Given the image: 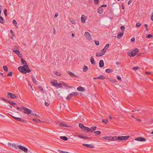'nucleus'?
I'll list each match as a JSON object with an SVG mask.
<instances>
[{"label":"nucleus","instance_id":"f257e3e1","mask_svg":"<svg viewBox=\"0 0 153 153\" xmlns=\"http://www.w3.org/2000/svg\"><path fill=\"white\" fill-rule=\"evenodd\" d=\"M79 126L83 131L86 133L89 132L90 131V128L85 126L82 123H79Z\"/></svg>","mask_w":153,"mask_h":153},{"label":"nucleus","instance_id":"f03ea898","mask_svg":"<svg viewBox=\"0 0 153 153\" xmlns=\"http://www.w3.org/2000/svg\"><path fill=\"white\" fill-rule=\"evenodd\" d=\"M129 137V136H118L114 137V140H127Z\"/></svg>","mask_w":153,"mask_h":153},{"label":"nucleus","instance_id":"7ed1b4c3","mask_svg":"<svg viewBox=\"0 0 153 153\" xmlns=\"http://www.w3.org/2000/svg\"><path fill=\"white\" fill-rule=\"evenodd\" d=\"M138 52V48H135L134 50L132 51L128 52L127 54L130 57L131 56L134 57L137 53Z\"/></svg>","mask_w":153,"mask_h":153},{"label":"nucleus","instance_id":"20e7f679","mask_svg":"<svg viewBox=\"0 0 153 153\" xmlns=\"http://www.w3.org/2000/svg\"><path fill=\"white\" fill-rule=\"evenodd\" d=\"M28 68V66L27 65H24L23 66H20L18 67V70L22 73L24 74L25 72L26 69Z\"/></svg>","mask_w":153,"mask_h":153},{"label":"nucleus","instance_id":"39448f33","mask_svg":"<svg viewBox=\"0 0 153 153\" xmlns=\"http://www.w3.org/2000/svg\"><path fill=\"white\" fill-rule=\"evenodd\" d=\"M1 99L5 102L8 103L11 106H13L14 107H15V105H16V104L15 102H13L10 101L8 100L7 99L2 97H1Z\"/></svg>","mask_w":153,"mask_h":153},{"label":"nucleus","instance_id":"423d86ee","mask_svg":"<svg viewBox=\"0 0 153 153\" xmlns=\"http://www.w3.org/2000/svg\"><path fill=\"white\" fill-rule=\"evenodd\" d=\"M21 108L24 110L23 112L24 113L26 114H31L32 111L31 110L29 109L26 107H25L23 106H22L21 107Z\"/></svg>","mask_w":153,"mask_h":153},{"label":"nucleus","instance_id":"0eeeda50","mask_svg":"<svg viewBox=\"0 0 153 153\" xmlns=\"http://www.w3.org/2000/svg\"><path fill=\"white\" fill-rule=\"evenodd\" d=\"M108 48H103L101 51V53H96V56L97 57H100L104 55Z\"/></svg>","mask_w":153,"mask_h":153},{"label":"nucleus","instance_id":"6e6552de","mask_svg":"<svg viewBox=\"0 0 153 153\" xmlns=\"http://www.w3.org/2000/svg\"><path fill=\"white\" fill-rule=\"evenodd\" d=\"M77 95H78V94L76 93L73 92L68 95L66 99L68 100H70L72 96H74Z\"/></svg>","mask_w":153,"mask_h":153},{"label":"nucleus","instance_id":"1a4fd4ad","mask_svg":"<svg viewBox=\"0 0 153 153\" xmlns=\"http://www.w3.org/2000/svg\"><path fill=\"white\" fill-rule=\"evenodd\" d=\"M13 118L16 120L20 121L23 123H26L27 122V121L26 120H24L22 118L16 117H13Z\"/></svg>","mask_w":153,"mask_h":153},{"label":"nucleus","instance_id":"9d476101","mask_svg":"<svg viewBox=\"0 0 153 153\" xmlns=\"http://www.w3.org/2000/svg\"><path fill=\"white\" fill-rule=\"evenodd\" d=\"M7 94L12 99H15L17 98L16 94L11 93H8Z\"/></svg>","mask_w":153,"mask_h":153},{"label":"nucleus","instance_id":"9b49d317","mask_svg":"<svg viewBox=\"0 0 153 153\" xmlns=\"http://www.w3.org/2000/svg\"><path fill=\"white\" fill-rule=\"evenodd\" d=\"M85 35L86 36V38L89 40H91V37L90 34L88 32H86L85 33Z\"/></svg>","mask_w":153,"mask_h":153},{"label":"nucleus","instance_id":"f8f14e48","mask_svg":"<svg viewBox=\"0 0 153 153\" xmlns=\"http://www.w3.org/2000/svg\"><path fill=\"white\" fill-rule=\"evenodd\" d=\"M105 140H114V137L111 136H107L104 137H102Z\"/></svg>","mask_w":153,"mask_h":153},{"label":"nucleus","instance_id":"ddd939ff","mask_svg":"<svg viewBox=\"0 0 153 153\" xmlns=\"http://www.w3.org/2000/svg\"><path fill=\"white\" fill-rule=\"evenodd\" d=\"M135 140L136 141H145L146 140V139L144 138L140 137L135 139Z\"/></svg>","mask_w":153,"mask_h":153},{"label":"nucleus","instance_id":"4468645a","mask_svg":"<svg viewBox=\"0 0 153 153\" xmlns=\"http://www.w3.org/2000/svg\"><path fill=\"white\" fill-rule=\"evenodd\" d=\"M82 145L84 147L88 148H94V146H92L91 144H83Z\"/></svg>","mask_w":153,"mask_h":153},{"label":"nucleus","instance_id":"2eb2a0df","mask_svg":"<svg viewBox=\"0 0 153 153\" xmlns=\"http://www.w3.org/2000/svg\"><path fill=\"white\" fill-rule=\"evenodd\" d=\"M77 136L79 138H81L83 139H91V138L90 137H88L87 136H83L82 135H77Z\"/></svg>","mask_w":153,"mask_h":153},{"label":"nucleus","instance_id":"dca6fc26","mask_svg":"<svg viewBox=\"0 0 153 153\" xmlns=\"http://www.w3.org/2000/svg\"><path fill=\"white\" fill-rule=\"evenodd\" d=\"M67 73L71 77H78V76H76L74 73H72L71 71H68L67 72Z\"/></svg>","mask_w":153,"mask_h":153},{"label":"nucleus","instance_id":"f3484780","mask_svg":"<svg viewBox=\"0 0 153 153\" xmlns=\"http://www.w3.org/2000/svg\"><path fill=\"white\" fill-rule=\"evenodd\" d=\"M86 19L85 16L83 15H82L81 18L82 22V23H84L86 21Z\"/></svg>","mask_w":153,"mask_h":153},{"label":"nucleus","instance_id":"a211bd4d","mask_svg":"<svg viewBox=\"0 0 153 153\" xmlns=\"http://www.w3.org/2000/svg\"><path fill=\"white\" fill-rule=\"evenodd\" d=\"M77 89L78 91L82 92L84 91L85 90V89L84 87H82L80 86L78 87Z\"/></svg>","mask_w":153,"mask_h":153},{"label":"nucleus","instance_id":"6ab92c4d","mask_svg":"<svg viewBox=\"0 0 153 153\" xmlns=\"http://www.w3.org/2000/svg\"><path fill=\"white\" fill-rule=\"evenodd\" d=\"M31 78L33 81V82L35 85H37V81L36 80V78L34 76H32Z\"/></svg>","mask_w":153,"mask_h":153},{"label":"nucleus","instance_id":"aec40b11","mask_svg":"<svg viewBox=\"0 0 153 153\" xmlns=\"http://www.w3.org/2000/svg\"><path fill=\"white\" fill-rule=\"evenodd\" d=\"M104 66V63L103 60H101L99 62V66L100 68L103 67Z\"/></svg>","mask_w":153,"mask_h":153},{"label":"nucleus","instance_id":"412c9836","mask_svg":"<svg viewBox=\"0 0 153 153\" xmlns=\"http://www.w3.org/2000/svg\"><path fill=\"white\" fill-rule=\"evenodd\" d=\"M97 127L95 126H94L93 127H92L90 128V131L89 132L91 133H92L93 132V131H94L96 129Z\"/></svg>","mask_w":153,"mask_h":153},{"label":"nucleus","instance_id":"4be33fe9","mask_svg":"<svg viewBox=\"0 0 153 153\" xmlns=\"http://www.w3.org/2000/svg\"><path fill=\"white\" fill-rule=\"evenodd\" d=\"M123 32H120L117 35V37L118 38H120L121 37L123 36Z\"/></svg>","mask_w":153,"mask_h":153},{"label":"nucleus","instance_id":"5701e85b","mask_svg":"<svg viewBox=\"0 0 153 153\" xmlns=\"http://www.w3.org/2000/svg\"><path fill=\"white\" fill-rule=\"evenodd\" d=\"M103 11V9L102 8V7H99L97 11L98 12L100 13L101 14L102 13Z\"/></svg>","mask_w":153,"mask_h":153},{"label":"nucleus","instance_id":"b1692460","mask_svg":"<svg viewBox=\"0 0 153 153\" xmlns=\"http://www.w3.org/2000/svg\"><path fill=\"white\" fill-rule=\"evenodd\" d=\"M62 84L63 86H64L66 88H72V86L68 85H67V83L65 82H62Z\"/></svg>","mask_w":153,"mask_h":153},{"label":"nucleus","instance_id":"393cba45","mask_svg":"<svg viewBox=\"0 0 153 153\" xmlns=\"http://www.w3.org/2000/svg\"><path fill=\"white\" fill-rule=\"evenodd\" d=\"M113 71V69L110 68L107 69L105 70V72L108 73H111Z\"/></svg>","mask_w":153,"mask_h":153},{"label":"nucleus","instance_id":"a878e982","mask_svg":"<svg viewBox=\"0 0 153 153\" xmlns=\"http://www.w3.org/2000/svg\"><path fill=\"white\" fill-rule=\"evenodd\" d=\"M51 84L53 86H54L56 87H57V81L56 80H54L53 82H51Z\"/></svg>","mask_w":153,"mask_h":153},{"label":"nucleus","instance_id":"bb28decb","mask_svg":"<svg viewBox=\"0 0 153 153\" xmlns=\"http://www.w3.org/2000/svg\"><path fill=\"white\" fill-rule=\"evenodd\" d=\"M59 125L61 126L68 127V126L65 123H60L59 124Z\"/></svg>","mask_w":153,"mask_h":153},{"label":"nucleus","instance_id":"cd10ccee","mask_svg":"<svg viewBox=\"0 0 153 153\" xmlns=\"http://www.w3.org/2000/svg\"><path fill=\"white\" fill-rule=\"evenodd\" d=\"M21 62L22 64L23 65H27L26 61L23 58H21Z\"/></svg>","mask_w":153,"mask_h":153},{"label":"nucleus","instance_id":"c85d7f7f","mask_svg":"<svg viewBox=\"0 0 153 153\" xmlns=\"http://www.w3.org/2000/svg\"><path fill=\"white\" fill-rule=\"evenodd\" d=\"M91 64L95 65V61L94 59V58L93 57H91Z\"/></svg>","mask_w":153,"mask_h":153},{"label":"nucleus","instance_id":"c756f323","mask_svg":"<svg viewBox=\"0 0 153 153\" xmlns=\"http://www.w3.org/2000/svg\"><path fill=\"white\" fill-rule=\"evenodd\" d=\"M97 78H98V79H100L101 80H103L105 79V77L102 75L97 77Z\"/></svg>","mask_w":153,"mask_h":153},{"label":"nucleus","instance_id":"7c9ffc66","mask_svg":"<svg viewBox=\"0 0 153 153\" xmlns=\"http://www.w3.org/2000/svg\"><path fill=\"white\" fill-rule=\"evenodd\" d=\"M33 120L34 121L35 123H39L41 122V120L38 119H36L35 118H33Z\"/></svg>","mask_w":153,"mask_h":153},{"label":"nucleus","instance_id":"2f4dec72","mask_svg":"<svg viewBox=\"0 0 153 153\" xmlns=\"http://www.w3.org/2000/svg\"><path fill=\"white\" fill-rule=\"evenodd\" d=\"M60 138L66 141L68 140V138L65 136H61L60 137Z\"/></svg>","mask_w":153,"mask_h":153},{"label":"nucleus","instance_id":"473e14b6","mask_svg":"<svg viewBox=\"0 0 153 153\" xmlns=\"http://www.w3.org/2000/svg\"><path fill=\"white\" fill-rule=\"evenodd\" d=\"M88 69V67L84 65L83 68V71L84 72H86L87 71Z\"/></svg>","mask_w":153,"mask_h":153},{"label":"nucleus","instance_id":"72a5a7b5","mask_svg":"<svg viewBox=\"0 0 153 153\" xmlns=\"http://www.w3.org/2000/svg\"><path fill=\"white\" fill-rule=\"evenodd\" d=\"M3 68L4 70V71L7 72L8 71V68L6 66H3Z\"/></svg>","mask_w":153,"mask_h":153},{"label":"nucleus","instance_id":"f704fd0d","mask_svg":"<svg viewBox=\"0 0 153 153\" xmlns=\"http://www.w3.org/2000/svg\"><path fill=\"white\" fill-rule=\"evenodd\" d=\"M94 133L96 135H99L101 134V132L100 131H95Z\"/></svg>","mask_w":153,"mask_h":153},{"label":"nucleus","instance_id":"c9c22d12","mask_svg":"<svg viewBox=\"0 0 153 153\" xmlns=\"http://www.w3.org/2000/svg\"><path fill=\"white\" fill-rule=\"evenodd\" d=\"M57 88H62V84L61 83H58L57 84V87H56Z\"/></svg>","mask_w":153,"mask_h":153},{"label":"nucleus","instance_id":"e433bc0d","mask_svg":"<svg viewBox=\"0 0 153 153\" xmlns=\"http://www.w3.org/2000/svg\"><path fill=\"white\" fill-rule=\"evenodd\" d=\"M12 51H13L14 52H15L16 54L17 55L19 54V51L18 50H14V49H12Z\"/></svg>","mask_w":153,"mask_h":153},{"label":"nucleus","instance_id":"4c0bfd02","mask_svg":"<svg viewBox=\"0 0 153 153\" xmlns=\"http://www.w3.org/2000/svg\"><path fill=\"white\" fill-rule=\"evenodd\" d=\"M31 71V70H30L28 68H27L26 69V71L24 73V74H25L27 73V72L29 73Z\"/></svg>","mask_w":153,"mask_h":153},{"label":"nucleus","instance_id":"58836bf2","mask_svg":"<svg viewBox=\"0 0 153 153\" xmlns=\"http://www.w3.org/2000/svg\"><path fill=\"white\" fill-rule=\"evenodd\" d=\"M102 121L105 123H107L108 122V120L107 119H102Z\"/></svg>","mask_w":153,"mask_h":153},{"label":"nucleus","instance_id":"ea45409f","mask_svg":"<svg viewBox=\"0 0 153 153\" xmlns=\"http://www.w3.org/2000/svg\"><path fill=\"white\" fill-rule=\"evenodd\" d=\"M17 147H18L20 149L22 150H23V149H24V146H20V145H18Z\"/></svg>","mask_w":153,"mask_h":153},{"label":"nucleus","instance_id":"a19ab883","mask_svg":"<svg viewBox=\"0 0 153 153\" xmlns=\"http://www.w3.org/2000/svg\"><path fill=\"white\" fill-rule=\"evenodd\" d=\"M17 147H18L20 149L22 150H23V149H24V146H20V145H18Z\"/></svg>","mask_w":153,"mask_h":153},{"label":"nucleus","instance_id":"79ce46f5","mask_svg":"<svg viewBox=\"0 0 153 153\" xmlns=\"http://www.w3.org/2000/svg\"><path fill=\"white\" fill-rule=\"evenodd\" d=\"M23 151L27 153L28 152V149L27 148H26L25 147H24L23 150Z\"/></svg>","mask_w":153,"mask_h":153},{"label":"nucleus","instance_id":"37998d69","mask_svg":"<svg viewBox=\"0 0 153 153\" xmlns=\"http://www.w3.org/2000/svg\"><path fill=\"white\" fill-rule=\"evenodd\" d=\"M141 24L139 23H137L136 24V27H139L141 26Z\"/></svg>","mask_w":153,"mask_h":153},{"label":"nucleus","instance_id":"c03bdc74","mask_svg":"<svg viewBox=\"0 0 153 153\" xmlns=\"http://www.w3.org/2000/svg\"><path fill=\"white\" fill-rule=\"evenodd\" d=\"M109 80L111 82L114 83H115L116 82V81L115 80L111 78L109 79Z\"/></svg>","mask_w":153,"mask_h":153},{"label":"nucleus","instance_id":"a18cd8bd","mask_svg":"<svg viewBox=\"0 0 153 153\" xmlns=\"http://www.w3.org/2000/svg\"><path fill=\"white\" fill-rule=\"evenodd\" d=\"M4 13L6 16H7V10L6 9H5L4 10Z\"/></svg>","mask_w":153,"mask_h":153},{"label":"nucleus","instance_id":"49530a36","mask_svg":"<svg viewBox=\"0 0 153 153\" xmlns=\"http://www.w3.org/2000/svg\"><path fill=\"white\" fill-rule=\"evenodd\" d=\"M144 26H145L146 28V31H148L149 30V28H148V25L146 24H145L144 25Z\"/></svg>","mask_w":153,"mask_h":153},{"label":"nucleus","instance_id":"de8ad7c7","mask_svg":"<svg viewBox=\"0 0 153 153\" xmlns=\"http://www.w3.org/2000/svg\"><path fill=\"white\" fill-rule=\"evenodd\" d=\"M55 74L57 76H60L61 75V74L58 72H56Z\"/></svg>","mask_w":153,"mask_h":153},{"label":"nucleus","instance_id":"09e8293b","mask_svg":"<svg viewBox=\"0 0 153 153\" xmlns=\"http://www.w3.org/2000/svg\"><path fill=\"white\" fill-rule=\"evenodd\" d=\"M99 0H94V3L95 4H98Z\"/></svg>","mask_w":153,"mask_h":153},{"label":"nucleus","instance_id":"8fccbe9b","mask_svg":"<svg viewBox=\"0 0 153 153\" xmlns=\"http://www.w3.org/2000/svg\"><path fill=\"white\" fill-rule=\"evenodd\" d=\"M95 44L97 45H99L100 43L98 41H95Z\"/></svg>","mask_w":153,"mask_h":153},{"label":"nucleus","instance_id":"3c124183","mask_svg":"<svg viewBox=\"0 0 153 153\" xmlns=\"http://www.w3.org/2000/svg\"><path fill=\"white\" fill-rule=\"evenodd\" d=\"M152 37V35L151 34H148L146 36V38H150L151 37Z\"/></svg>","mask_w":153,"mask_h":153},{"label":"nucleus","instance_id":"603ef678","mask_svg":"<svg viewBox=\"0 0 153 153\" xmlns=\"http://www.w3.org/2000/svg\"><path fill=\"white\" fill-rule=\"evenodd\" d=\"M12 74H13V72H10L7 74V76H11L12 75Z\"/></svg>","mask_w":153,"mask_h":153},{"label":"nucleus","instance_id":"864d4df0","mask_svg":"<svg viewBox=\"0 0 153 153\" xmlns=\"http://www.w3.org/2000/svg\"><path fill=\"white\" fill-rule=\"evenodd\" d=\"M139 68L137 66L134 67L132 68V69L134 70H136L138 69Z\"/></svg>","mask_w":153,"mask_h":153},{"label":"nucleus","instance_id":"5fc2aeb1","mask_svg":"<svg viewBox=\"0 0 153 153\" xmlns=\"http://www.w3.org/2000/svg\"><path fill=\"white\" fill-rule=\"evenodd\" d=\"M125 27L124 26H121L120 27V29L122 30V32H123L125 30Z\"/></svg>","mask_w":153,"mask_h":153},{"label":"nucleus","instance_id":"6e6d98bb","mask_svg":"<svg viewBox=\"0 0 153 153\" xmlns=\"http://www.w3.org/2000/svg\"><path fill=\"white\" fill-rule=\"evenodd\" d=\"M117 79L118 80H120V81H122L121 78L120 77V76H117Z\"/></svg>","mask_w":153,"mask_h":153},{"label":"nucleus","instance_id":"4d7b16f0","mask_svg":"<svg viewBox=\"0 0 153 153\" xmlns=\"http://www.w3.org/2000/svg\"><path fill=\"white\" fill-rule=\"evenodd\" d=\"M38 88H39V90L41 91H43V89L41 87V86H39L38 87Z\"/></svg>","mask_w":153,"mask_h":153},{"label":"nucleus","instance_id":"13d9d810","mask_svg":"<svg viewBox=\"0 0 153 153\" xmlns=\"http://www.w3.org/2000/svg\"><path fill=\"white\" fill-rule=\"evenodd\" d=\"M45 105L46 106H48L50 105V104L47 102H45Z\"/></svg>","mask_w":153,"mask_h":153},{"label":"nucleus","instance_id":"bf43d9fd","mask_svg":"<svg viewBox=\"0 0 153 153\" xmlns=\"http://www.w3.org/2000/svg\"><path fill=\"white\" fill-rule=\"evenodd\" d=\"M13 23L15 25H16L17 23V22L15 20H13Z\"/></svg>","mask_w":153,"mask_h":153},{"label":"nucleus","instance_id":"052dcab7","mask_svg":"<svg viewBox=\"0 0 153 153\" xmlns=\"http://www.w3.org/2000/svg\"><path fill=\"white\" fill-rule=\"evenodd\" d=\"M31 115H33V116L34 117V116H36V117H39V116H38V115H36V114H31Z\"/></svg>","mask_w":153,"mask_h":153},{"label":"nucleus","instance_id":"680f3d73","mask_svg":"<svg viewBox=\"0 0 153 153\" xmlns=\"http://www.w3.org/2000/svg\"><path fill=\"white\" fill-rule=\"evenodd\" d=\"M151 20L153 21V13H152V15L151 18Z\"/></svg>","mask_w":153,"mask_h":153},{"label":"nucleus","instance_id":"e2e57ef3","mask_svg":"<svg viewBox=\"0 0 153 153\" xmlns=\"http://www.w3.org/2000/svg\"><path fill=\"white\" fill-rule=\"evenodd\" d=\"M18 56L21 59L22 58V55L19 53V54L18 55Z\"/></svg>","mask_w":153,"mask_h":153},{"label":"nucleus","instance_id":"0e129e2a","mask_svg":"<svg viewBox=\"0 0 153 153\" xmlns=\"http://www.w3.org/2000/svg\"><path fill=\"white\" fill-rule=\"evenodd\" d=\"M70 21L73 24H75L76 23L75 21H74L73 20H70Z\"/></svg>","mask_w":153,"mask_h":153},{"label":"nucleus","instance_id":"69168bd1","mask_svg":"<svg viewBox=\"0 0 153 153\" xmlns=\"http://www.w3.org/2000/svg\"><path fill=\"white\" fill-rule=\"evenodd\" d=\"M132 0H130L128 2V5H130L132 2Z\"/></svg>","mask_w":153,"mask_h":153},{"label":"nucleus","instance_id":"338daca9","mask_svg":"<svg viewBox=\"0 0 153 153\" xmlns=\"http://www.w3.org/2000/svg\"><path fill=\"white\" fill-rule=\"evenodd\" d=\"M16 109L17 110L20 111H22V110L21 109V108H19V107H16Z\"/></svg>","mask_w":153,"mask_h":153},{"label":"nucleus","instance_id":"774afa93","mask_svg":"<svg viewBox=\"0 0 153 153\" xmlns=\"http://www.w3.org/2000/svg\"><path fill=\"white\" fill-rule=\"evenodd\" d=\"M109 44H108L107 45H106L105 46L104 48H106V47L108 48L109 47Z\"/></svg>","mask_w":153,"mask_h":153}]
</instances>
